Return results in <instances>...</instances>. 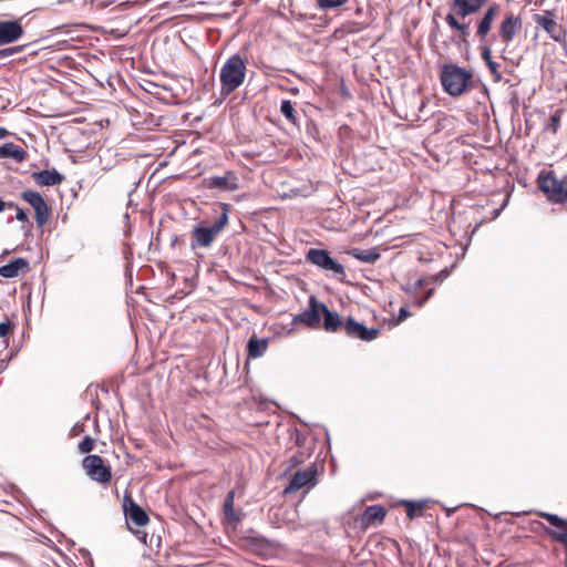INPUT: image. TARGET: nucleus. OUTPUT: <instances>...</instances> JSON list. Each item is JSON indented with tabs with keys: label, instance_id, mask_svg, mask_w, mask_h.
<instances>
[{
	"label": "nucleus",
	"instance_id": "obj_22",
	"mask_svg": "<svg viewBox=\"0 0 567 567\" xmlns=\"http://www.w3.org/2000/svg\"><path fill=\"white\" fill-rule=\"evenodd\" d=\"M29 267L24 258H16L9 264L0 267V276L3 278H14L19 276L20 271Z\"/></svg>",
	"mask_w": 567,
	"mask_h": 567
},
{
	"label": "nucleus",
	"instance_id": "obj_12",
	"mask_svg": "<svg viewBox=\"0 0 567 567\" xmlns=\"http://www.w3.org/2000/svg\"><path fill=\"white\" fill-rule=\"evenodd\" d=\"M499 4L493 3L486 9L483 17L477 22L475 35L478 39L480 44H487V35L491 32L492 25L496 17L499 14Z\"/></svg>",
	"mask_w": 567,
	"mask_h": 567
},
{
	"label": "nucleus",
	"instance_id": "obj_38",
	"mask_svg": "<svg viewBox=\"0 0 567 567\" xmlns=\"http://www.w3.org/2000/svg\"><path fill=\"white\" fill-rule=\"evenodd\" d=\"M432 292H433V290H432V289H430V290L427 291V296H426V297H424V298L419 299V300L416 301V305H417L419 307H422V306L427 301V299H429V297L432 295Z\"/></svg>",
	"mask_w": 567,
	"mask_h": 567
},
{
	"label": "nucleus",
	"instance_id": "obj_8",
	"mask_svg": "<svg viewBox=\"0 0 567 567\" xmlns=\"http://www.w3.org/2000/svg\"><path fill=\"white\" fill-rule=\"evenodd\" d=\"M82 466L86 475L94 482L105 484L112 478L111 466L100 455L91 454L85 456L82 461Z\"/></svg>",
	"mask_w": 567,
	"mask_h": 567
},
{
	"label": "nucleus",
	"instance_id": "obj_35",
	"mask_svg": "<svg viewBox=\"0 0 567 567\" xmlns=\"http://www.w3.org/2000/svg\"><path fill=\"white\" fill-rule=\"evenodd\" d=\"M20 51V48H8V49H2L0 50V59H4V58H8L17 52Z\"/></svg>",
	"mask_w": 567,
	"mask_h": 567
},
{
	"label": "nucleus",
	"instance_id": "obj_9",
	"mask_svg": "<svg viewBox=\"0 0 567 567\" xmlns=\"http://www.w3.org/2000/svg\"><path fill=\"white\" fill-rule=\"evenodd\" d=\"M538 516L546 519L551 526L556 527V529L545 527L544 532L553 540L561 543L565 546V565L567 567V519L561 518L556 514H550L546 512H539Z\"/></svg>",
	"mask_w": 567,
	"mask_h": 567
},
{
	"label": "nucleus",
	"instance_id": "obj_17",
	"mask_svg": "<svg viewBox=\"0 0 567 567\" xmlns=\"http://www.w3.org/2000/svg\"><path fill=\"white\" fill-rule=\"evenodd\" d=\"M209 188H217L223 190L238 189V178L231 171H227L223 176H213L208 179Z\"/></svg>",
	"mask_w": 567,
	"mask_h": 567
},
{
	"label": "nucleus",
	"instance_id": "obj_15",
	"mask_svg": "<svg viewBox=\"0 0 567 567\" xmlns=\"http://www.w3.org/2000/svg\"><path fill=\"white\" fill-rule=\"evenodd\" d=\"M522 29V20L514 13H507L498 29V37L508 45Z\"/></svg>",
	"mask_w": 567,
	"mask_h": 567
},
{
	"label": "nucleus",
	"instance_id": "obj_18",
	"mask_svg": "<svg viewBox=\"0 0 567 567\" xmlns=\"http://www.w3.org/2000/svg\"><path fill=\"white\" fill-rule=\"evenodd\" d=\"M535 21L550 35L551 39H554L555 41L560 40L561 30L558 23L554 20L553 14L550 12H546L543 16H536Z\"/></svg>",
	"mask_w": 567,
	"mask_h": 567
},
{
	"label": "nucleus",
	"instance_id": "obj_23",
	"mask_svg": "<svg viewBox=\"0 0 567 567\" xmlns=\"http://www.w3.org/2000/svg\"><path fill=\"white\" fill-rule=\"evenodd\" d=\"M385 514L386 512L383 506L371 505L364 509L361 522L363 525L367 526L374 523H381L384 519Z\"/></svg>",
	"mask_w": 567,
	"mask_h": 567
},
{
	"label": "nucleus",
	"instance_id": "obj_37",
	"mask_svg": "<svg viewBox=\"0 0 567 567\" xmlns=\"http://www.w3.org/2000/svg\"><path fill=\"white\" fill-rule=\"evenodd\" d=\"M409 316H410V313L408 312V310L404 307H402L399 311L398 321L401 322V321L405 320Z\"/></svg>",
	"mask_w": 567,
	"mask_h": 567
},
{
	"label": "nucleus",
	"instance_id": "obj_6",
	"mask_svg": "<svg viewBox=\"0 0 567 567\" xmlns=\"http://www.w3.org/2000/svg\"><path fill=\"white\" fill-rule=\"evenodd\" d=\"M306 259L318 268L332 272L339 279L346 277L344 267L333 259L326 249L311 248L308 250Z\"/></svg>",
	"mask_w": 567,
	"mask_h": 567
},
{
	"label": "nucleus",
	"instance_id": "obj_2",
	"mask_svg": "<svg viewBox=\"0 0 567 567\" xmlns=\"http://www.w3.org/2000/svg\"><path fill=\"white\" fill-rule=\"evenodd\" d=\"M247 61L239 53L230 55L219 71L220 93L229 95L240 87L246 79Z\"/></svg>",
	"mask_w": 567,
	"mask_h": 567
},
{
	"label": "nucleus",
	"instance_id": "obj_7",
	"mask_svg": "<svg viewBox=\"0 0 567 567\" xmlns=\"http://www.w3.org/2000/svg\"><path fill=\"white\" fill-rule=\"evenodd\" d=\"M539 188L547 197L555 203H564L567 200V175L558 179L554 173L539 176Z\"/></svg>",
	"mask_w": 567,
	"mask_h": 567
},
{
	"label": "nucleus",
	"instance_id": "obj_32",
	"mask_svg": "<svg viewBox=\"0 0 567 567\" xmlns=\"http://www.w3.org/2000/svg\"><path fill=\"white\" fill-rule=\"evenodd\" d=\"M560 118H561V111H556L549 118V123L547 125V128L550 130L554 134L557 133L559 125H560Z\"/></svg>",
	"mask_w": 567,
	"mask_h": 567
},
{
	"label": "nucleus",
	"instance_id": "obj_24",
	"mask_svg": "<svg viewBox=\"0 0 567 567\" xmlns=\"http://www.w3.org/2000/svg\"><path fill=\"white\" fill-rule=\"evenodd\" d=\"M323 319V328L329 332H336L340 328H343L344 322L337 312L330 311L326 305L321 307Z\"/></svg>",
	"mask_w": 567,
	"mask_h": 567
},
{
	"label": "nucleus",
	"instance_id": "obj_39",
	"mask_svg": "<svg viewBox=\"0 0 567 567\" xmlns=\"http://www.w3.org/2000/svg\"><path fill=\"white\" fill-rule=\"evenodd\" d=\"M0 558H9V559H14L16 556L11 553H7V551H0Z\"/></svg>",
	"mask_w": 567,
	"mask_h": 567
},
{
	"label": "nucleus",
	"instance_id": "obj_34",
	"mask_svg": "<svg viewBox=\"0 0 567 567\" xmlns=\"http://www.w3.org/2000/svg\"><path fill=\"white\" fill-rule=\"evenodd\" d=\"M14 324L11 321L0 322V337L6 338L13 330Z\"/></svg>",
	"mask_w": 567,
	"mask_h": 567
},
{
	"label": "nucleus",
	"instance_id": "obj_3",
	"mask_svg": "<svg viewBox=\"0 0 567 567\" xmlns=\"http://www.w3.org/2000/svg\"><path fill=\"white\" fill-rule=\"evenodd\" d=\"M440 79L444 91L451 96H458L474 86L472 72L456 64H445Z\"/></svg>",
	"mask_w": 567,
	"mask_h": 567
},
{
	"label": "nucleus",
	"instance_id": "obj_11",
	"mask_svg": "<svg viewBox=\"0 0 567 567\" xmlns=\"http://www.w3.org/2000/svg\"><path fill=\"white\" fill-rule=\"evenodd\" d=\"M21 198L34 209L38 226L42 227L45 225L50 218V208L41 194L35 190H24L21 194Z\"/></svg>",
	"mask_w": 567,
	"mask_h": 567
},
{
	"label": "nucleus",
	"instance_id": "obj_26",
	"mask_svg": "<svg viewBox=\"0 0 567 567\" xmlns=\"http://www.w3.org/2000/svg\"><path fill=\"white\" fill-rule=\"evenodd\" d=\"M305 442H306V437L302 436V434L297 431L296 432V444L298 445V447L301 451L299 452V454H295L290 457L289 463H290L291 467L303 463L306 461V458H308L310 456V454H311L310 450L305 446Z\"/></svg>",
	"mask_w": 567,
	"mask_h": 567
},
{
	"label": "nucleus",
	"instance_id": "obj_16",
	"mask_svg": "<svg viewBox=\"0 0 567 567\" xmlns=\"http://www.w3.org/2000/svg\"><path fill=\"white\" fill-rule=\"evenodd\" d=\"M23 35V28L18 21L0 22V45L12 43Z\"/></svg>",
	"mask_w": 567,
	"mask_h": 567
},
{
	"label": "nucleus",
	"instance_id": "obj_43",
	"mask_svg": "<svg viewBox=\"0 0 567 567\" xmlns=\"http://www.w3.org/2000/svg\"><path fill=\"white\" fill-rule=\"evenodd\" d=\"M422 284H423V281H422V279H420V280L417 281V287H421V286H422Z\"/></svg>",
	"mask_w": 567,
	"mask_h": 567
},
{
	"label": "nucleus",
	"instance_id": "obj_29",
	"mask_svg": "<svg viewBox=\"0 0 567 567\" xmlns=\"http://www.w3.org/2000/svg\"><path fill=\"white\" fill-rule=\"evenodd\" d=\"M280 112L291 124H293L295 126H299L297 113L290 100H284L281 102Z\"/></svg>",
	"mask_w": 567,
	"mask_h": 567
},
{
	"label": "nucleus",
	"instance_id": "obj_4",
	"mask_svg": "<svg viewBox=\"0 0 567 567\" xmlns=\"http://www.w3.org/2000/svg\"><path fill=\"white\" fill-rule=\"evenodd\" d=\"M228 225V208L225 205L223 213L212 225H198L192 230L190 248H208L220 231Z\"/></svg>",
	"mask_w": 567,
	"mask_h": 567
},
{
	"label": "nucleus",
	"instance_id": "obj_31",
	"mask_svg": "<svg viewBox=\"0 0 567 567\" xmlns=\"http://www.w3.org/2000/svg\"><path fill=\"white\" fill-rule=\"evenodd\" d=\"M347 0H318V7L322 10L342 7Z\"/></svg>",
	"mask_w": 567,
	"mask_h": 567
},
{
	"label": "nucleus",
	"instance_id": "obj_28",
	"mask_svg": "<svg viewBox=\"0 0 567 567\" xmlns=\"http://www.w3.org/2000/svg\"><path fill=\"white\" fill-rule=\"evenodd\" d=\"M234 499H235V492L230 491L225 498L224 502V513L226 518L231 523H237L239 520V517L236 515L234 511Z\"/></svg>",
	"mask_w": 567,
	"mask_h": 567
},
{
	"label": "nucleus",
	"instance_id": "obj_14",
	"mask_svg": "<svg viewBox=\"0 0 567 567\" xmlns=\"http://www.w3.org/2000/svg\"><path fill=\"white\" fill-rule=\"evenodd\" d=\"M343 329L347 336L362 341H372L378 338L380 330L378 328H367L363 323L349 317L344 322Z\"/></svg>",
	"mask_w": 567,
	"mask_h": 567
},
{
	"label": "nucleus",
	"instance_id": "obj_10",
	"mask_svg": "<svg viewBox=\"0 0 567 567\" xmlns=\"http://www.w3.org/2000/svg\"><path fill=\"white\" fill-rule=\"evenodd\" d=\"M317 467L311 465L307 468L297 471L290 478L288 485L284 489V494H292L303 487H313L317 484Z\"/></svg>",
	"mask_w": 567,
	"mask_h": 567
},
{
	"label": "nucleus",
	"instance_id": "obj_33",
	"mask_svg": "<svg viewBox=\"0 0 567 567\" xmlns=\"http://www.w3.org/2000/svg\"><path fill=\"white\" fill-rule=\"evenodd\" d=\"M404 505L406 507V514L410 518H413L416 512H420L423 508V503L419 502H412L406 501L404 502Z\"/></svg>",
	"mask_w": 567,
	"mask_h": 567
},
{
	"label": "nucleus",
	"instance_id": "obj_27",
	"mask_svg": "<svg viewBox=\"0 0 567 567\" xmlns=\"http://www.w3.org/2000/svg\"><path fill=\"white\" fill-rule=\"evenodd\" d=\"M348 254L350 256H352L353 258H355L360 261H363V262H368V264H373L377 260H379L381 257L378 248H371V249H367V250H362L359 248H352L351 250H349Z\"/></svg>",
	"mask_w": 567,
	"mask_h": 567
},
{
	"label": "nucleus",
	"instance_id": "obj_40",
	"mask_svg": "<svg viewBox=\"0 0 567 567\" xmlns=\"http://www.w3.org/2000/svg\"><path fill=\"white\" fill-rule=\"evenodd\" d=\"M9 132L4 127H0V140L7 137Z\"/></svg>",
	"mask_w": 567,
	"mask_h": 567
},
{
	"label": "nucleus",
	"instance_id": "obj_5",
	"mask_svg": "<svg viewBox=\"0 0 567 567\" xmlns=\"http://www.w3.org/2000/svg\"><path fill=\"white\" fill-rule=\"evenodd\" d=\"M123 511L128 529L132 530L143 544H147V533L142 529L134 530L131 527V524H134L137 527L146 526L150 522V517L146 512L127 495L124 497Z\"/></svg>",
	"mask_w": 567,
	"mask_h": 567
},
{
	"label": "nucleus",
	"instance_id": "obj_41",
	"mask_svg": "<svg viewBox=\"0 0 567 567\" xmlns=\"http://www.w3.org/2000/svg\"><path fill=\"white\" fill-rule=\"evenodd\" d=\"M4 208H6V203L2 199H0V213L3 212Z\"/></svg>",
	"mask_w": 567,
	"mask_h": 567
},
{
	"label": "nucleus",
	"instance_id": "obj_19",
	"mask_svg": "<svg viewBox=\"0 0 567 567\" xmlns=\"http://www.w3.org/2000/svg\"><path fill=\"white\" fill-rule=\"evenodd\" d=\"M33 181L41 186H54L63 182L64 176L55 169H43L32 174Z\"/></svg>",
	"mask_w": 567,
	"mask_h": 567
},
{
	"label": "nucleus",
	"instance_id": "obj_36",
	"mask_svg": "<svg viewBox=\"0 0 567 567\" xmlns=\"http://www.w3.org/2000/svg\"><path fill=\"white\" fill-rule=\"evenodd\" d=\"M16 218H17L19 221H22V223H25V221H28V220H29L28 214H27L22 208H18V209H17Z\"/></svg>",
	"mask_w": 567,
	"mask_h": 567
},
{
	"label": "nucleus",
	"instance_id": "obj_1",
	"mask_svg": "<svg viewBox=\"0 0 567 567\" xmlns=\"http://www.w3.org/2000/svg\"><path fill=\"white\" fill-rule=\"evenodd\" d=\"M488 0H452L450 12L445 17V22L456 31L463 41L470 37V23L464 20L477 13Z\"/></svg>",
	"mask_w": 567,
	"mask_h": 567
},
{
	"label": "nucleus",
	"instance_id": "obj_20",
	"mask_svg": "<svg viewBox=\"0 0 567 567\" xmlns=\"http://www.w3.org/2000/svg\"><path fill=\"white\" fill-rule=\"evenodd\" d=\"M269 344L268 338L259 339L256 334H252L247 342V358L258 359L262 357Z\"/></svg>",
	"mask_w": 567,
	"mask_h": 567
},
{
	"label": "nucleus",
	"instance_id": "obj_42",
	"mask_svg": "<svg viewBox=\"0 0 567 567\" xmlns=\"http://www.w3.org/2000/svg\"><path fill=\"white\" fill-rule=\"evenodd\" d=\"M424 105H425V101H422L420 109L422 110L424 107Z\"/></svg>",
	"mask_w": 567,
	"mask_h": 567
},
{
	"label": "nucleus",
	"instance_id": "obj_25",
	"mask_svg": "<svg viewBox=\"0 0 567 567\" xmlns=\"http://www.w3.org/2000/svg\"><path fill=\"white\" fill-rule=\"evenodd\" d=\"M480 49H481V56H482L483 61L485 62V64L487 65L489 72L494 76V80L497 82L501 81L502 74L498 71V64L495 61H493V59H492V50H491L489 44L488 43L480 44Z\"/></svg>",
	"mask_w": 567,
	"mask_h": 567
},
{
	"label": "nucleus",
	"instance_id": "obj_13",
	"mask_svg": "<svg viewBox=\"0 0 567 567\" xmlns=\"http://www.w3.org/2000/svg\"><path fill=\"white\" fill-rule=\"evenodd\" d=\"M323 303L317 301L315 297H310L309 308L298 313L293 318L296 323H305L310 328H319L321 323Z\"/></svg>",
	"mask_w": 567,
	"mask_h": 567
},
{
	"label": "nucleus",
	"instance_id": "obj_21",
	"mask_svg": "<svg viewBox=\"0 0 567 567\" xmlns=\"http://www.w3.org/2000/svg\"><path fill=\"white\" fill-rule=\"evenodd\" d=\"M1 158H12L17 163H22L27 158V152L19 145L9 142L0 146Z\"/></svg>",
	"mask_w": 567,
	"mask_h": 567
},
{
	"label": "nucleus",
	"instance_id": "obj_30",
	"mask_svg": "<svg viewBox=\"0 0 567 567\" xmlns=\"http://www.w3.org/2000/svg\"><path fill=\"white\" fill-rule=\"evenodd\" d=\"M95 446L94 440L86 435L78 445L79 452L82 454L90 453Z\"/></svg>",
	"mask_w": 567,
	"mask_h": 567
}]
</instances>
